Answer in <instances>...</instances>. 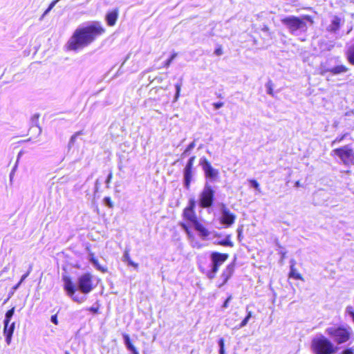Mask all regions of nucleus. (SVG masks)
<instances>
[{
  "instance_id": "603ef678",
  "label": "nucleus",
  "mask_w": 354,
  "mask_h": 354,
  "mask_svg": "<svg viewBox=\"0 0 354 354\" xmlns=\"http://www.w3.org/2000/svg\"><path fill=\"white\" fill-rule=\"evenodd\" d=\"M214 53L216 55H221L222 54V50L221 48H217L215 50Z\"/></svg>"
},
{
  "instance_id": "c03bdc74",
  "label": "nucleus",
  "mask_w": 354,
  "mask_h": 354,
  "mask_svg": "<svg viewBox=\"0 0 354 354\" xmlns=\"http://www.w3.org/2000/svg\"><path fill=\"white\" fill-rule=\"evenodd\" d=\"M50 321L53 324H55V325H57L58 324V319H57V315H52L51 318H50Z\"/></svg>"
},
{
  "instance_id": "09e8293b",
  "label": "nucleus",
  "mask_w": 354,
  "mask_h": 354,
  "mask_svg": "<svg viewBox=\"0 0 354 354\" xmlns=\"http://www.w3.org/2000/svg\"><path fill=\"white\" fill-rule=\"evenodd\" d=\"M22 283H21L20 281H19L15 286H14L12 288V290H13V292L16 291L19 288V286H21Z\"/></svg>"
},
{
  "instance_id": "a878e982",
  "label": "nucleus",
  "mask_w": 354,
  "mask_h": 354,
  "mask_svg": "<svg viewBox=\"0 0 354 354\" xmlns=\"http://www.w3.org/2000/svg\"><path fill=\"white\" fill-rule=\"evenodd\" d=\"M83 132L82 131H77L70 138L68 144V149L70 150L73 145H75V142H76V140L77 137L80 135H82Z\"/></svg>"
},
{
  "instance_id": "f03ea898",
  "label": "nucleus",
  "mask_w": 354,
  "mask_h": 354,
  "mask_svg": "<svg viewBox=\"0 0 354 354\" xmlns=\"http://www.w3.org/2000/svg\"><path fill=\"white\" fill-rule=\"evenodd\" d=\"M228 257L229 255L227 254L212 252L209 256L211 263L208 266H206L203 261V259L206 260L205 257H203V256H199L197 259V263L200 271L205 274L209 279L212 280L215 278L219 268L228 259Z\"/></svg>"
},
{
  "instance_id": "cd10ccee",
  "label": "nucleus",
  "mask_w": 354,
  "mask_h": 354,
  "mask_svg": "<svg viewBox=\"0 0 354 354\" xmlns=\"http://www.w3.org/2000/svg\"><path fill=\"white\" fill-rule=\"evenodd\" d=\"M273 86V82L270 80H269L266 84L267 93L271 96H274Z\"/></svg>"
},
{
  "instance_id": "2eb2a0df",
  "label": "nucleus",
  "mask_w": 354,
  "mask_h": 354,
  "mask_svg": "<svg viewBox=\"0 0 354 354\" xmlns=\"http://www.w3.org/2000/svg\"><path fill=\"white\" fill-rule=\"evenodd\" d=\"M339 62V61L337 60L335 62L337 64L331 67L330 73L333 75L344 74L349 71L348 68L346 66L341 64Z\"/></svg>"
},
{
  "instance_id": "052dcab7",
  "label": "nucleus",
  "mask_w": 354,
  "mask_h": 354,
  "mask_svg": "<svg viewBox=\"0 0 354 354\" xmlns=\"http://www.w3.org/2000/svg\"><path fill=\"white\" fill-rule=\"evenodd\" d=\"M241 230H238V236L240 237V236H241Z\"/></svg>"
},
{
  "instance_id": "bf43d9fd",
  "label": "nucleus",
  "mask_w": 354,
  "mask_h": 354,
  "mask_svg": "<svg viewBox=\"0 0 354 354\" xmlns=\"http://www.w3.org/2000/svg\"><path fill=\"white\" fill-rule=\"evenodd\" d=\"M219 354H225V348H221L218 351Z\"/></svg>"
},
{
  "instance_id": "6e6d98bb",
  "label": "nucleus",
  "mask_w": 354,
  "mask_h": 354,
  "mask_svg": "<svg viewBox=\"0 0 354 354\" xmlns=\"http://www.w3.org/2000/svg\"><path fill=\"white\" fill-rule=\"evenodd\" d=\"M32 265H31V264H30V265L29 266L28 269L27 273H28V274H30V272H32Z\"/></svg>"
},
{
  "instance_id": "7ed1b4c3",
  "label": "nucleus",
  "mask_w": 354,
  "mask_h": 354,
  "mask_svg": "<svg viewBox=\"0 0 354 354\" xmlns=\"http://www.w3.org/2000/svg\"><path fill=\"white\" fill-rule=\"evenodd\" d=\"M281 21L288 32L294 36H300L306 33L308 30L307 22H313L308 15L302 17L290 15L282 18Z\"/></svg>"
},
{
  "instance_id": "f257e3e1",
  "label": "nucleus",
  "mask_w": 354,
  "mask_h": 354,
  "mask_svg": "<svg viewBox=\"0 0 354 354\" xmlns=\"http://www.w3.org/2000/svg\"><path fill=\"white\" fill-rule=\"evenodd\" d=\"M105 32L100 21H92L85 26H78L66 43L68 50L77 51L92 44Z\"/></svg>"
},
{
  "instance_id": "5701e85b",
  "label": "nucleus",
  "mask_w": 354,
  "mask_h": 354,
  "mask_svg": "<svg viewBox=\"0 0 354 354\" xmlns=\"http://www.w3.org/2000/svg\"><path fill=\"white\" fill-rule=\"evenodd\" d=\"M183 227H184L185 230L186 231V232L189 236V239H190L191 245L193 248H196L198 249L201 248L203 246V245L202 243H201L199 241L194 239V238L193 237L192 235H191L190 232L189 231V230L187 229V227L185 225H183Z\"/></svg>"
},
{
  "instance_id": "4be33fe9",
  "label": "nucleus",
  "mask_w": 354,
  "mask_h": 354,
  "mask_svg": "<svg viewBox=\"0 0 354 354\" xmlns=\"http://www.w3.org/2000/svg\"><path fill=\"white\" fill-rule=\"evenodd\" d=\"M345 55L348 63L354 66V43L348 47Z\"/></svg>"
},
{
  "instance_id": "864d4df0",
  "label": "nucleus",
  "mask_w": 354,
  "mask_h": 354,
  "mask_svg": "<svg viewBox=\"0 0 354 354\" xmlns=\"http://www.w3.org/2000/svg\"><path fill=\"white\" fill-rule=\"evenodd\" d=\"M99 185H100V183H99V180H96L95 181V189L97 191L99 189Z\"/></svg>"
},
{
  "instance_id": "473e14b6",
  "label": "nucleus",
  "mask_w": 354,
  "mask_h": 354,
  "mask_svg": "<svg viewBox=\"0 0 354 354\" xmlns=\"http://www.w3.org/2000/svg\"><path fill=\"white\" fill-rule=\"evenodd\" d=\"M249 183L252 187L254 188L255 189H257L259 192L260 191L259 184L256 180L251 179L249 180Z\"/></svg>"
},
{
  "instance_id": "79ce46f5",
  "label": "nucleus",
  "mask_w": 354,
  "mask_h": 354,
  "mask_svg": "<svg viewBox=\"0 0 354 354\" xmlns=\"http://www.w3.org/2000/svg\"><path fill=\"white\" fill-rule=\"evenodd\" d=\"M219 349L225 348V341L223 338H220L218 342Z\"/></svg>"
},
{
  "instance_id": "f704fd0d",
  "label": "nucleus",
  "mask_w": 354,
  "mask_h": 354,
  "mask_svg": "<svg viewBox=\"0 0 354 354\" xmlns=\"http://www.w3.org/2000/svg\"><path fill=\"white\" fill-rule=\"evenodd\" d=\"M218 244L223 246H233L232 242L228 239L219 241Z\"/></svg>"
},
{
  "instance_id": "4468645a",
  "label": "nucleus",
  "mask_w": 354,
  "mask_h": 354,
  "mask_svg": "<svg viewBox=\"0 0 354 354\" xmlns=\"http://www.w3.org/2000/svg\"><path fill=\"white\" fill-rule=\"evenodd\" d=\"M194 205H195L194 201V200H190L189 201V206L186 207L184 209V212H183L184 217L187 220H188V221H191L192 223H193L194 225H195L196 222H198L197 219H196V216L195 212L194 211Z\"/></svg>"
},
{
  "instance_id": "5fc2aeb1",
  "label": "nucleus",
  "mask_w": 354,
  "mask_h": 354,
  "mask_svg": "<svg viewBox=\"0 0 354 354\" xmlns=\"http://www.w3.org/2000/svg\"><path fill=\"white\" fill-rule=\"evenodd\" d=\"M50 11V10H48V8H47V9L44 11V14L42 15V16H41V19H42L45 15H48V12H49Z\"/></svg>"
},
{
  "instance_id": "680f3d73",
  "label": "nucleus",
  "mask_w": 354,
  "mask_h": 354,
  "mask_svg": "<svg viewBox=\"0 0 354 354\" xmlns=\"http://www.w3.org/2000/svg\"><path fill=\"white\" fill-rule=\"evenodd\" d=\"M299 186H300V183H299V181H297V182L295 183V187H299Z\"/></svg>"
},
{
  "instance_id": "69168bd1",
  "label": "nucleus",
  "mask_w": 354,
  "mask_h": 354,
  "mask_svg": "<svg viewBox=\"0 0 354 354\" xmlns=\"http://www.w3.org/2000/svg\"><path fill=\"white\" fill-rule=\"evenodd\" d=\"M65 354H70L68 351H65Z\"/></svg>"
},
{
  "instance_id": "4d7b16f0",
  "label": "nucleus",
  "mask_w": 354,
  "mask_h": 354,
  "mask_svg": "<svg viewBox=\"0 0 354 354\" xmlns=\"http://www.w3.org/2000/svg\"><path fill=\"white\" fill-rule=\"evenodd\" d=\"M35 129L37 130L38 134L39 135L41 133V129L38 126L35 127Z\"/></svg>"
},
{
  "instance_id": "0eeeda50",
  "label": "nucleus",
  "mask_w": 354,
  "mask_h": 354,
  "mask_svg": "<svg viewBox=\"0 0 354 354\" xmlns=\"http://www.w3.org/2000/svg\"><path fill=\"white\" fill-rule=\"evenodd\" d=\"M92 279L93 275L88 272L84 273L79 276L75 285L76 289L80 290L82 294H88L95 287V285L93 283Z\"/></svg>"
},
{
  "instance_id": "4c0bfd02",
  "label": "nucleus",
  "mask_w": 354,
  "mask_h": 354,
  "mask_svg": "<svg viewBox=\"0 0 354 354\" xmlns=\"http://www.w3.org/2000/svg\"><path fill=\"white\" fill-rule=\"evenodd\" d=\"M345 136H338L331 143V146L334 147L336 144L341 142L344 138Z\"/></svg>"
},
{
  "instance_id": "a18cd8bd",
  "label": "nucleus",
  "mask_w": 354,
  "mask_h": 354,
  "mask_svg": "<svg viewBox=\"0 0 354 354\" xmlns=\"http://www.w3.org/2000/svg\"><path fill=\"white\" fill-rule=\"evenodd\" d=\"M111 178H112V173L110 172L106 179V186L107 187H109V184L110 183L111 180Z\"/></svg>"
},
{
  "instance_id": "b1692460",
  "label": "nucleus",
  "mask_w": 354,
  "mask_h": 354,
  "mask_svg": "<svg viewBox=\"0 0 354 354\" xmlns=\"http://www.w3.org/2000/svg\"><path fill=\"white\" fill-rule=\"evenodd\" d=\"M234 268H235V263H234V261H233V262L230 263V264H228L225 267V268L222 272V274L227 276V277H229L230 279V277H232V275L233 274V273L234 272Z\"/></svg>"
},
{
  "instance_id": "6e6552de",
  "label": "nucleus",
  "mask_w": 354,
  "mask_h": 354,
  "mask_svg": "<svg viewBox=\"0 0 354 354\" xmlns=\"http://www.w3.org/2000/svg\"><path fill=\"white\" fill-rule=\"evenodd\" d=\"M62 280L64 282V290L66 291L67 295L73 299V301L81 304L86 299L85 296H81L75 294L77 290L76 286L70 277L63 275Z\"/></svg>"
},
{
  "instance_id": "c85d7f7f",
  "label": "nucleus",
  "mask_w": 354,
  "mask_h": 354,
  "mask_svg": "<svg viewBox=\"0 0 354 354\" xmlns=\"http://www.w3.org/2000/svg\"><path fill=\"white\" fill-rule=\"evenodd\" d=\"M195 146H196L195 142L194 141L192 142L187 147L185 150L183 152V153L181 154V157L182 158H185V156H187L188 155V153L195 147Z\"/></svg>"
},
{
  "instance_id": "ea45409f",
  "label": "nucleus",
  "mask_w": 354,
  "mask_h": 354,
  "mask_svg": "<svg viewBox=\"0 0 354 354\" xmlns=\"http://www.w3.org/2000/svg\"><path fill=\"white\" fill-rule=\"evenodd\" d=\"M251 317H252V312L248 311L247 310V315L242 321L245 322L248 324V323L249 322Z\"/></svg>"
},
{
  "instance_id": "3c124183",
  "label": "nucleus",
  "mask_w": 354,
  "mask_h": 354,
  "mask_svg": "<svg viewBox=\"0 0 354 354\" xmlns=\"http://www.w3.org/2000/svg\"><path fill=\"white\" fill-rule=\"evenodd\" d=\"M28 275H29V274H28V273H27V272H26V273H25L24 274H23V275L21 276V279H20V281H20L21 283H23V282H24V280H25V279L28 277Z\"/></svg>"
},
{
  "instance_id": "423d86ee",
  "label": "nucleus",
  "mask_w": 354,
  "mask_h": 354,
  "mask_svg": "<svg viewBox=\"0 0 354 354\" xmlns=\"http://www.w3.org/2000/svg\"><path fill=\"white\" fill-rule=\"evenodd\" d=\"M326 333L338 344L347 342L351 335V328L344 327H330L326 330Z\"/></svg>"
},
{
  "instance_id": "20e7f679",
  "label": "nucleus",
  "mask_w": 354,
  "mask_h": 354,
  "mask_svg": "<svg viewBox=\"0 0 354 354\" xmlns=\"http://www.w3.org/2000/svg\"><path fill=\"white\" fill-rule=\"evenodd\" d=\"M311 350L313 354H333L337 351V348L325 336L320 335L312 339Z\"/></svg>"
},
{
  "instance_id": "9d476101",
  "label": "nucleus",
  "mask_w": 354,
  "mask_h": 354,
  "mask_svg": "<svg viewBox=\"0 0 354 354\" xmlns=\"http://www.w3.org/2000/svg\"><path fill=\"white\" fill-rule=\"evenodd\" d=\"M199 165L201 166L207 178H208L212 182L216 181L217 180L218 178L219 171L218 169H214L211 165L210 162L207 160L206 158H201L199 160Z\"/></svg>"
},
{
  "instance_id": "13d9d810",
  "label": "nucleus",
  "mask_w": 354,
  "mask_h": 354,
  "mask_svg": "<svg viewBox=\"0 0 354 354\" xmlns=\"http://www.w3.org/2000/svg\"><path fill=\"white\" fill-rule=\"evenodd\" d=\"M9 270V266H6L3 268V269L2 270V272H8V270Z\"/></svg>"
},
{
  "instance_id": "e433bc0d",
  "label": "nucleus",
  "mask_w": 354,
  "mask_h": 354,
  "mask_svg": "<svg viewBox=\"0 0 354 354\" xmlns=\"http://www.w3.org/2000/svg\"><path fill=\"white\" fill-rule=\"evenodd\" d=\"M220 278H221V279L222 280V282H221V283H220V284L218 285V288L222 287V286H223V285H225V284L227 282V281L230 279V278H229V277H227V276H225V275H223V274H221Z\"/></svg>"
},
{
  "instance_id": "9b49d317",
  "label": "nucleus",
  "mask_w": 354,
  "mask_h": 354,
  "mask_svg": "<svg viewBox=\"0 0 354 354\" xmlns=\"http://www.w3.org/2000/svg\"><path fill=\"white\" fill-rule=\"evenodd\" d=\"M195 159L196 156H194L190 157L183 169V185L187 189H189L194 176V163Z\"/></svg>"
},
{
  "instance_id": "393cba45",
  "label": "nucleus",
  "mask_w": 354,
  "mask_h": 354,
  "mask_svg": "<svg viewBox=\"0 0 354 354\" xmlns=\"http://www.w3.org/2000/svg\"><path fill=\"white\" fill-rule=\"evenodd\" d=\"M15 328V323H3V335H13Z\"/></svg>"
},
{
  "instance_id": "ddd939ff",
  "label": "nucleus",
  "mask_w": 354,
  "mask_h": 354,
  "mask_svg": "<svg viewBox=\"0 0 354 354\" xmlns=\"http://www.w3.org/2000/svg\"><path fill=\"white\" fill-rule=\"evenodd\" d=\"M342 24L343 21L342 19L337 15H334L332 17L330 24L326 27V31L330 34L335 35L337 33Z\"/></svg>"
},
{
  "instance_id": "0e129e2a",
  "label": "nucleus",
  "mask_w": 354,
  "mask_h": 354,
  "mask_svg": "<svg viewBox=\"0 0 354 354\" xmlns=\"http://www.w3.org/2000/svg\"><path fill=\"white\" fill-rule=\"evenodd\" d=\"M14 292H13V290H12V291L10 292V295H13V293H14Z\"/></svg>"
},
{
  "instance_id": "aec40b11",
  "label": "nucleus",
  "mask_w": 354,
  "mask_h": 354,
  "mask_svg": "<svg viewBox=\"0 0 354 354\" xmlns=\"http://www.w3.org/2000/svg\"><path fill=\"white\" fill-rule=\"evenodd\" d=\"M295 261L291 260L290 261V270L289 273V277L295 279L299 280H304L301 275L297 271V270L295 268Z\"/></svg>"
},
{
  "instance_id": "bb28decb",
  "label": "nucleus",
  "mask_w": 354,
  "mask_h": 354,
  "mask_svg": "<svg viewBox=\"0 0 354 354\" xmlns=\"http://www.w3.org/2000/svg\"><path fill=\"white\" fill-rule=\"evenodd\" d=\"M15 308L12 307L10 310H8L5 315V319L3 320V323H10L14 314H15Z\"/></svg>"
},
{
  "instance_id": "37998d69",
  "label": "nucleus",
  "mask_w": 354,
  "mask_h": 354,
  "mask_svg": "<svg viewBox=\"0 0 354 354\" xmlns=\"http://www.w3.org/2000/svg\"><path fill=\"white\" fill-rule=\"evenodd\" d=\"M5 336V338H6V342L8 345H10V343H11V341H12V335H4Z\"/></svg>"
},
{
  "instance_id": "c756f323",
  "label": "nucleus",
  "mask_w": 354,
  "mask_h": 354,
  "mask_svg": "<svg viewBox=\"0 0 354 354\" xmlns=\"http://www.w3.org/2000/svg\"><path fill=\"white\" fill-rule=\"evenodd\" d=\"M331 67H328L325 64H321L319 67V74L325 75L327 73H330Z\"/></svg>"
},
{
  "instance_id": "72a5a7b5",
  "label": "nucleus",
  "mask_w": 354,
  "mask_h": 354,
  "mask_svg": "<svg viewBox=\"0 0 354 354\" xmlns=\"http://www.w3.org/2000/svg\"><path fill=\"white\" fill-rule=\"evenodd\" d=\"M175 88H176V93H175V96H174V100L177 101V100L178 99L179 95H180L181 84H176L175 85Z\"/></svg>"
},
{
  "instance_id": "a19ab883",
  "label": "nucleus",
  "mask_w": 354,
  "mask_h": 354,
  "mask_svg": "<svg viewBox=\"0 0 354 354\" xmlns=\"http://www.w3.org/2000/svg\"><path fill=\"white\" fill-rule=\"evenodd\" d=\"M224 103L223 102H214L213 103V106L214 108L217 110V109H219L220 108H221L223 106Z\"/></svg>"
},
{
  "instance_id": "a211bd4d",
  "label": "nucleus",
  "mask_w": 354,
  "mask_h": 354,
  "mask_svg": "<svg viewBox=\"0 0 354 354\" xmlns=\"http://www.w3.org/2000/svg\"><path fill=\"white\" fill-rule=\"evenodd\" d=\"M122 337L124 345L127 350L129 351L132 354H139L136 348L131 343L129 335L127 334H123Z\"/></svg>"
},
{
  "instance_id": "2f4dec72",
  "label": "nucleus",
  "mask_w": 354,
  "mask_h": 354,
  "mask_svg": "<svg viewBox=\"0 0 354 354\" xmlns=\"http://www.w3.org/2000/svg\"><path fill=\"white\" fill-rule=\"evenodd\" d=\"M177 56V53H174L171 57L167 59L165 63H164V66L166 67V68H168L171 63L172 62V61Z\"/></svg>"
},
{
  "instance_id": "e2e57ef3",
  "label": "nucleus",
  "mask_w": 354,
  "mask_h": 354,
  "mask_svg": "<svg viewBox=\"0 0 354 354\" xmlns=\"http://www.w3.org/2000/svg\"><path fill=\"white\" fill-rule=\"evenodd\" d=\"M12 173H13V171H12V172L10 173V179H12Z\"/></svg>"
},
{
  "instance_id": "f8f14e48",
  "label": "nucleus",
  "mask_w": 354,
  "mask_h": 354,
  "mask_svg": "<svg viewBox=\"0 0 354 354\" xmlns=\"http://www.w3.org/2000/svg\"><path fill=\"white\" fill-rule=\"evenodd\" d=\"M235 218V215L231 213L227 207L223 206L221 208V221L223 225L230 227L234 223Z\"/></svg>"
},
{
  "instance_id": "412c9836",
  "label": "nucleus",
  "mask_w": 354,
  "mask_h": 354,
  "mask_svg": "<svg viewBox=\"0 0 354 354\" xmlns=\"http://www.w3.org/2000/svg\"><path fill=\"white\" fill-rule=\"evenodd\" d=\"M122 261L127 263L128 266L133 267L135 269H137L138 268V264L133 262L130 257L129 255V250H125L123 256H122Z\"/></svg>"
},
{
  "instance_id": "58836bf2",
  "label": "nucleus",
  "mask_w": 354,
  "mask_h": 354,
  "mask_svg": "<svg viewBox=\"0 0 354 354\" xmlns=\"http://www.w3.org/2000/svg\"><path fill=\"white\" fill-rule=\"evenodd\" d=\"M232 295L228 296V297L225 299V301H224V303L222 306L223 308H227L228 307L229 303L232 300Z\"/></svg>"
},
{
  "instance_id": "7c9ffc66",
  "label": "nucleus",
  "mask_w": 354,
  "mask_h": 354,
  "mask_svg": "<svg viewBox=\"0 0 354 354\" xmlns=\"http://www.w3.org/2000/svg\"><path fill=\"white\" fill-rule=\"evenodd\" d=\"M346 313L351 317L353 322H354V308L353 306H348L346 308Z\"/></svg>"
},
{
  "instance_id": "de8ad7c7",
  "label": "nucleus",
  "mask_w": 354,
  "mask_h": 354,
  "mask_svg": "<svg viewBox=\"0 0 354 354\" xmlns=\"http://www.w3.org/2000/svg\"><path fill=\"white\" fill-rule=\"evenodd\" d=\"M246 325H247V324L245 322L242 321L239 326H236V328L240 329V328H243Z\"/></svg>"
},
{
  "instance_id": "8fccbe9b",
  "label": "nucleus",
  "mask_w": 354,
  "mask_h": 354,
  "mask_svg": "<svg viewBox=\"0 0 354 354\" xmlns=\"http://www.w3.org/2000/svg\"><path fill=\"white\" fill-rule=\"evenodd\" d=\"M89 310L93 313L96 314L98 312V308L92 306L89 308Z\"/></svg>"
},
{
  "instance_id": "f3484780",
  "label": "nucleus",
  "mask_w": 354,
  "mask_h": 354,
  "mask_svg": "<svg viewBox=\"0 0 354 354\" xmlns=\"http://www.w3.org/2000/svg\"><path fill=\"white\" fill-rule=\"evenodd\" d=\"M118 17V10H113L106 15V21L109 26H113L115 24Z\"/></svg>"
},
{
  "instance_id": "39448f33",
  "label": "nucleus",
  "mask_w": 354,
  "mask_h": 354,
  "mask_svg": "<svg viewBox=\"0 0 354 354\" xmlns=\"http://www.w3.org/2000/svg\"><path fill=\"white\" fill-rule=\"evenodd\" d=\"M331 154L337 156L341 162L345 165H354V149L351 145L336 148L332 150Z\"/></svg>"
},
{
  "instance_id": "49530a36",
  "label": "nucleus",
  "mask_w": 354,
  "mask_h": 354,
  "mask_svg": "<svg viewBox=\"0 0 354 354\" xmlns=\"http://www.w3.org/2000/svg\"><path fill=\"white\" fill-rule=\"evenodd\" d=\"M57 1H58V0H55L53 2H51L50 4L49 5L48 8V10H51L54 8V6L56 5Z\"/></svg>"
},
{
  "instance_id": "dca6fc26",
  "label": "nucleus",
  "mask_w": 354,
  "mask_h": 354,
  "mask_svg": "<svg viewBox=\"0 0 354 354\" xmlns=\"http://www.w3.org/2000/svg\"><path fill=\"white\" fill-rule=\"evenodd\" d=\"M194 225L195 230L198 232V235L202 239H205L210 234L209 230L206 229L201 223L196 222Z\"/></svg>"
},
{
  "instance_id": "1a4fd4ad",
  "label": "nucleus",
  "mask_w": 354,
  "mask_h": 354,
  "mask_svg": "<svg viewBox=\"0 0 354 354\" xmlns=\"http://www.w3.org/2000/svg\"><path fill=\"white\" fill-rule=\"evenodd\" d=\"M214 199V190L208 182L205 183L202 192L199 196V205L201 207H210Z\"/></svg>"
},
{
  "instance_id": "c9c22d12",
  "label": "nucleus",
  "mask_w": 354,
  "mask_h": 354,
  "mask_svg": "<svg viewBox=\"0 0 354 354\" xmlns=\"http://www.w3.org/2000/svg\"><path fill=\"white\" fill-rule=\"evenodd\" d=\"M103 201H104V204L107 207H109L110 208H112L113 207V204L110 197H109V196L104 197Z\"/></svg>"
},
{
  "instance_id": "6ab92c4d",
  "label": "nucleus",
  "mask_w": 354,
  "mask_h": 354,
  "mask_svg": "<svg viewBox=\"0 0 354 354\" xmlns=\"http://www.w3.org/2000/svg\"><path fill=\"white\" fill-rule=\"evenodd\" d=\"M88 259L97 270H100L104 273L107 272V269L106 268L100 266L98 260L95 258L93 252H89Z\"/></svg>"
}]
</instances>
